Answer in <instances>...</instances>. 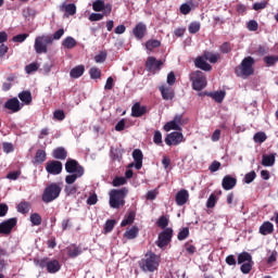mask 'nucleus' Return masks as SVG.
I'll list each match as a JSON object with an SVG mask.
<instances>
[{
  "mask_svg": "<svg viewBox=\"0 0 278 278\" xmlns=\"http://www.w3.org/2000/svg\"><path fill=\"white\" fill-rule=\"evenodd\" d=\"M65 170L68 173V175L65 176V184L67 186H73V184H75L77 179H80V177H84V173H86L84 166L75 159H67Z\"/></svg>",
  "mask_w": 278,
  "mask_h": 278,
  "instance_id": "obj_1",
  "label": "nucleus"
},
{
  "mask_svg": "<svg viewBox=\"0 0 278 278\" xmlns=\"http://www.w3.org/2000/svg\"><path fill=\"white\" fill-rule=\"evenodd\" d=\"M129 194V189L126 187L122 189H112L109 193L110 207L113 210H121V207H125V198Z\"/></svg>",
  "mask_w": 278,
  "mask_h": 278,
  "instance_id": "obj_2",
  "label": "nucleus"
},
{
  "mask_svg": "<svg viewBox=\"0 0 278 278\" xmlns=\"http://www.w3.org/2000/svg\"><path fill=\"white\" fill-rule=\"evenodd\" d=\"M139 266L144 273H155L160 268V255L152 251L147 252Z\"/></svg>",
  "mask_w": 278,
  "mask_h": 278,
  "instance_id": "obj_3",
  "label": "nucleus"
},
{
  "mask_svg": "<svg viewBox=\"0 0 278 278\" xmlns=\"http://www.w3.org/2000/svg\"><path fill=\"white\" fill-rule=\"evenodd\" d=\"M35 265L39 266V268L47 270L50 275H55V273H60L62 269V264H60V261L55 258H49V257H43L39 260H35Z\"/></svg>",
  "mask_w": 278,
  "mask_h": 278,
  "instance_id": "obj_4",
  "label": "nucleus"
},
{
  "mask_svg": "<svg viewBox=\"0 0 278 278\" xmlns=\"http://www.w3.org/2000/svg\"><path fill=\"white\" fill-rule=\"evenodd\" d=\"M253 64H255V59H253V56L244 58L240 65L235 68L237 77H251V75L255 73Z\"/></svg>",
  "mask_w": 278,
  "mask_h": 278,
  "instance_id": "obj_5",
  "label": "nucleus"
},
{
  "mask_svg": "<svg viewBox=\"0 0 278 278\" xmlns=\"http://www.w3.org/2000/svg\"><path fill=\"white\" fill-rule=\"evenodd\" d=\"M61 193L62 187L60 186V184L51 182L45 188L41 195V201H43V203H53V201H55V199H58Z\"/></svg>",
  "mask_w": 278,
  "mask_h": 278,
  "instance_id": "obj_6",
  "label": "nucleus"
},
{
  "mask_svg": "<svg viewBox=\"0 0 278 278\" xmlns=\"http://www.w3.org/2000/svg\"><path fill=\"white\" fill-rule=\"evenodd\" d=\"M189 77L193 90H197L198 92H201V90L207 86V78L205 77V73L201 71L192 72Z\"/></svg>",
  "mask_w": 278,
  "mask_h": 278,
  "instance_id": "obj_7",
  "label": "nucleus"
},
{
  "mask_svg": "<svg viewBox=\"0 0 278 278\" xmlns=\"http://www.w3.org/2000/svg\"><path fill=\"white\" fill-rule=\"evenodd\" d=\"M53 43V39L50 36H38L35 39L34 49L38 55L41 53H49V45Z\"/></svg>",
  "mask_w": 278,
  "mask_h": 278,
  "instance_id": "obj_8",
  "label": "nucleus"
},
{
  "mask_svg": "<svg viewBox=\"0 0 278 278\" xmlns=\"http://www.w3.org/2000/svg\"><path fill=\"white\" fill-rule=\"evenodd\" d=\"M173 240V228H165L157 237L155 241L159 249H166Z\"/></svg>",
  "mask_w": 278,
  "mask_h": 278,
  "instance_id": "obj_9",
  "label": "nucleus"
},
{
  "mask_svg": "<svg viewBox=\"0 0 278 278\" xmlns=\"http://www.w3.org/2000/svg\"><path fill=\"white\" fill-rule=\"evenodd\" d=\"M164 62L165 60L163 61L155 59V56H148L144 65L146 71H148V73H152L153 75H155V73H160V71H162Z\"/></svg>",
  "mask_w": 278,
  "mask_h": 278,
  "instance_id": "obj_10",
  "label": "nucleus"
},
{
  "mask_svg": "<svg viewBox=\"0 0 278 278\" xmlns=\"http://www.w3.org/2000/svg\"><path fill=\"white\" fill-rule=\"evenodd\" d=\"M17 223L18 218L16 217L9 218L0 223V233H2L3 236H10V233H12V229L16 227Z\"/></svg>",
  "mask_w": 278,
  "mask_h": 278,
  "instance_id": "obj_11",
  "label": "nucleus"
},
{
  "mask_svg": "<svg viewBox=\"0 0 278 278\" xmlns=\"http://www.w3.org/2000/svg\"><path fill=\"white\" fill-rule=\"evenodd\" d=\"M181 142H184V134L179 131L170 132L165 138L167 147H173V144L174 147H177V144H181Z\"/></svg>",
  "mask_w": 278,
  "mask_h": 278,
  "instance_id": "obj_12",
  "label": "nucleus"
},
{
  "mask_svg": "<svg viewBox=\"0 0 278 278\" xmlns=\"http://www.w3.org/2000/svg\"><path fill=\"white\" fill-rule=\"evenodd\" d=\"M62 162L60 161H48L46 163V170L49 175H60L62 173Z\"/></svg>",
  "mask_w": 278,
  "mask_h": 278,
  "instance_id": "obj_13",
  "label": "nucleus"
},
{
  "mask_svg": "<svg viewBox=\"0 0 278 278\" xmlns=\"http://www.w3.org/2000/svg\"><path fill=\"white\" fill-rule=\"evenodd\" d=\"M226 92L220 90V91H215V92H200V97H210L215 101L216 103H223L225 101Z\"/></svg>",
  "mask_w": 278,
  "mask_h": 278,
  "instance_id": "obj_14",
  "label": "nucleus"
},
{
  "mask_svg": "<svg viewBox=\"0 0 278 278\" xmlns=\"http://www.w3.org/2000/svg\"><path fill=\"white\" fill-rule=\"evenodd\" d=\"M132 34H134L135 38H137V40H142V38H144V36H147V25L142 22L138 23L134 27Z\"/></svg>",
  "mask_w": 278,
  "mask_h": 278,
  "instance_id": "obj_15",
  "label": "nucleus"
},
{
  "mask_svg": "<svg viewBox=\"0 0 278 278\" xmlns=\"http://www.w3.org/2000/svg\"><path fill=\"white\" fill-rule=\"evenodd\" d=\"M147 112H149V110L146 105H140V102L135 103L131 108V116L134 118H140V116H144Z\"/></svg>",
  "mask_w": 278,
  "mask_h": 278,
  "instance_id": "obj_16",
  "label": "nucleus"
},
{
  "mask_svg": "<svg viewBox=\"0 0 278 278\" xmlns=\"http://www.w3.org/2000/svg\"><path fill=\"white\" fill-rule=\"evenodd\" d=\"M238 179L231 175H226L222 180V187L225 190H233V187L237 186Z\"/></svg>",
  "mask_w": 278,
  "mask_h": 278,
  "instance_id": "obj_17",
  "label": "nucleus"
},
{
  "mask_svg": "<svg viewBox=\"0 0 278 278\" xmlns=\"http://www.w3.org/2000/svg\"><path fill=\"white\" fill-rule=\"evenodd\" d=\"M189 199H190V193L188 192V190L182 189L176 193L175 201L177 205L181 206V205H186Z\"/></svg>",
  "mask_w": 278,
  "mask_h": 278,
  "instance_id": "obj_18",
  "label": "nucleus"
},
{
  "mask_svg": "<svg viewBox=\"0 0 278 278\" xmlns=\"http://www.w3.org/2000/svg\"><path fill=\"white\" fill-rule=\"evenodd\" d=\"M132 160L135 161V168L140 170L142 168V160H144V154H142V150L135 149L132 151Z\"/></svg>",
  "mask_w": 278,
  "mask_h": 278,
  "instance_id": "obj_19",
  "label": "nucleus"
},
{
  "mask_svg": "<svg viewBox=\"0 0 278 278\" xmlns=\"http://www.w3.org/2000/svg\"><path fill=\"white\" fill-rule=\"evenodd\" d=\"M92 8L94 12H103V10H105L108 12V14H110V12H112V4H106L103 0H96L92 3Z\"/></svg>",
  "mask_w": 278,
  "mask_h": 278,
  "instance_id": "obj_20",
  "label": "nucleus"
},
{
  "mask_svg": "<svg viewBox=\"0 0 278 278\" xmlns=\"http://www.w3.org/2000/svg\"><path fill=\"white\" fill-rule=\"evenodd\" d=\"M274 231L275 225L270 222H264L258 228V233H261V236H270Z\"/></svg>",
  "mask_w": 278,
  "mask_h": 278,
  "instance_id": "obj_21",
  "label": "nucleus"
},
{
  "mask_svg": "<svg viewBox=\"0 0 278 278\" xmlns=\"http://www.w3.org/2000/svg\"><path fill=\"white\" fill-rule=\"evenodd\" d=\"M159 90L164 101H173L175 99V90L170 87L161 86Z\"/></svg>",
  "mask_w": 278,
  "mask_h": 278,
  "instance_id": "obj_22",
  "label": "nucleus"
},
{
  "mask_svg": "<svg viewBox=\"0 0 278 278\" xmlns=\"http://www.w3.org/2000/svg\"><path fill=\"white\" fill-rule=\"evenodd\" d=\"M4 108L11 112H21V102L18 98H12L5 102Z\"/></svg>",
  "mask_w": 278,
  "mask_h": 278,
  "instance_id": "obj_23",
  "label": "nucleus"
},
{
  "mask_svg": "<svg viewBox=\"0 0 278 278\" xmlns=\"http://www.w3.org/2000/svg\"><path fill=\"white\" fill-rule=\"evenodd\" d=\"M194 66L195 68H200L201 71H205V72L212 71V66L210 65V63H207V61H205V58L203 56L195 59Z\"/></svg>",
  "mask_w": 278,
  "mask_h": 278,
  "instance_id": "obj_24",
  "label": "nucleus"
},
{
  "mask_svg": "<svg viewBox=\"0 0 278 278\" xmlns=\"http://www.w3.org/2000/svg\"><path fill=\"white\" fill-rule=\"evenodd\" d=\"M54 160H66L68 157V151L64 147H59L52 151Z\"/></svg>",
  "mask_w": 278,
  "mask_h": 278,
  "instance_id": "obj_25",
  "label": "nucleus"
},
{
  "mask_svg": "<svg viewBox=\"0 0 278 278\" xmlns=\"http://www.w3.org/2000/svg\"><path fill=\"white\" fill-rule=\"evenodd\" d=\"M84 73H86V67L84 65H77L71 70L70 77H72V79H79Z\"/></svg>",
  "mask_w": 278,
  "mask_h": 278,
  "instance_id": "obj_26",
  "label": "nucleus"
},
{
  "mask_svg": "<svg viewBox=\"0 0 278 278\" xmlns=\"http://www.w3.org/2000/svg\"><path fill=\"white\" fill-rule=\"evenodd\" d=\"M18 99L22 101V103H25V105H31V91L29 90H24L18 93Z\"/></svg>",
  "mask_w": 278,
  "mask_h": 278,
  "instance_id": "obj_27",
  "label": "nucleus"
},
{
  "mask_svg": "<svg viewBox=\"0 0 278 278\" xmlns=\"http://www.w3.org/2000/svg\"><path fill=\"white\" fill-rule=\"evenodd\" d=\"M203 58H204V60H206L211 64H216V62H218V60H220V53H214V52L205 51L203 53Z\"/></svg>",
  "mask_w": 278,
  "mask_h": 278,
  "instance_id": "obj_28",
  "label": "nucleus"
},
{
  "mask_svg": "<svg viewBox=\"0 0 278 278\" xmlns=\"http://www.w3.org/2000/svg\"><path fill=\"white\" fill-rule=\"evenodd\" d=\"M61 12H65L68 16H75V14H77V7L75 3L63 4L61 7Z\"/></svg>",
  "mask_w": 278,
  "mask_h": 278,
  "instance_id": "obj_29",
  "label": "nucleus"
},
{
  "mask_svg": "<svg viewBox=\"0 0 278 278\" xmlns=\"http://www.w3.org/2000/svg\"><path fill=\"white\" fill-rule=\"evenodd\" d=\"M277 153H273V154H263L262 157V166H275V157H276Z\"/></svg>",
  "mask_w": 278,
  "mask_h": 278,
  "instance_id": "obj_30",
  "label": "nucleus"
},
{
  "mask_svg": "<svg viewBox=\"0 0 278 278\" xmlns=\"http://www.w3.org/2000/svg\"><path fill=\"white\" fill-rule=\"evenodd\" d=\"M136 220V213L130 211L125 218L121 223V227H127V225H131Z\"/></svg>",
  "mask_w": 278,
  "mask_h": 278,
  "instance_id": "obj_31",
  "label": "nucleus"
},
{
  "mask_svg": "<svg viewBox=\"0 0 278 278\" xmlns=\"http://www.w3.org/2000/svg\"><path fill=\"white\" fill-rule=\"evenodd\" d=\"M67 255L68 257H72V258H75L81 255V248L76 245H71L70 248H67Z\"/></svg>",
  "mask_w": 278,
  "mask_h": 278,
  "instance_id": "obj_32",
  "label": "nucleus"
},
{
  "mask_svg": "<svg viewBox=\"0 0 278 278\" xmlns=\"http://www.w3.org/2000/svg\"><path fill=\"white\" fill-rule=\"evenodd\" d=\"M238 264H244L245 262H253V256H251V253L249 252H242L238 255L237 260Z\"/></svg>",
  "mask_w": 278,
  "mask_h": 278,
  "instance_id": "obj_33",
  "label": "nucleus"
},
{
  "mask_svg": "<svg viewBox=\"0 0 278 278\" xmlns=\"http://www.w3.org/2000/svg\"><path fill=\"white\" fill-rule=\"evenodd\" d=\"M138 227L137 226H132L129 230H127L124 233V238H127V240H135V238H138Z\"/></svg>",
  "mask_w": 278,
  "mask_h": 278,
  "instance_id": "obj_34",
  "label": "nucleus"
},
{
  "mask_svg": "<svg viewBox=\"0 0 278 278\" xmlns=\"http://www.w3.org/2000/svg\"><path fill=\"white\" fill-rule=\"evenodd\" d=\"M162 47V42L157 39H150L146 42V49L148 51H153V49H157Z\"/></svg>",
  "mask_w": 278,
  "mask_h": 278,
  "instance_id": "obj_35",
  "label": "nucleus"
},
{
  "mask_svg": "<svg viewBox=\"0 0 278 278\" xmlns=\"http://www.w3.org/2000/svg\"><path fill=\"white\" fill-rule=\"evenodd\" d=\"M31 210V204L29 202H21L17 205V212H20V214H29V211Z\"/></svg>",
  "mask_w": 278,
  "mask_h": 278,
  "instance_id": "obj_36",
  "label": "nucleus"
},
{
  "mask_svg": "<svg viewBox=\"0 0 278 278\" xmlns=\"http://www.w3.org/2000/svg\"><path fill=\"white\" fill-rule=\"evenodd\" d=\"M47 161V152L45 150H37L35 155V162L37 164H43Z\"/></svg>",
  "mask_w": 278,
  "mask_h": 278,
  "instance_id": "obj_37",
  "label": "nucleus"
},
{
  "mask_svg": "<svg viewBox=\"0 0 278 278\" xmlns=\"http://www.w3.org/2000/svg\"><path fill=\"white\" fill-rule=\"evenodd\" d=\"M62 45L65 49H75V47H77V41L73 37H66Z\"/></svg>",
  "mask_w": 278,
  "mask_h": 278,
  "instance_id": "obj_38",
  "label": "nucleus"
},
{
  "mask_svg": "<svg viewBox=\"0 0 278 278\" xmlns=\"http://www.w3.org/2000/svg\"><path fill=\"white\" fill-rule=\"evenodd\" d=\"M30 223L35 227H40L42 225V216L38 213L30 214Z\"/></svg>",
  "mask_w": 278,
  "mask_h": 278,
  "instance_id": "obj_39",
  "label": "nucleus"
},
{
  "mask_svg": "<svg viewBox=\"0 0 278 278\" xmlns=\"http://www.w3.org/2000/svg\"><path fill=\"white\" fill-rule=\"evenodd\" d=\"M123 153L124 151L121 149L111 148V157L114 161L121 162L123 160Z\"/></svg>",
  "mask_w": 278,
  "mask_h": 278,
  "instance_id": "obj_40",
  "label": "nucleus"
},
{
  "mask_svg": "<svg viewBox=\"0 0 278 278\" xmlns=\"http://www.w3.org/2000/svg\"><path fill=\"white\" fill-rule=\"evenodd\" d=\"M173 129H175L176 131H181V127L179 126V124L175 123L174 119L170 121V122H167L164 125V130L165 131H170Z\"/></svg>",
  "mask_w": 278,
  "mask_h": 278,
  "instance_id": "obj_41",
  "label": "nucleus"
},
{
  "mask_svg": "<svg viewBox=\"0 0 278 278\" xmlns=\"http://www.w3.org/2000/svg\"><path fill=\"white\" fill-rule=\"evenodd\" d=\"M116 225L115 219H109L104 224L103 233H111V231L114 230V227Z\"/></svg>",
  "mask_w": 278,
  "mask_h": 278,
  "instance_id": "obj_42",
  "label": "nucleus"
},
{
  "mask_svg": "<svg viewBox=\"0 0 278 278\" xmlns=\"http://www.w3.org/2000/svg\"><path fill=\"white\" fill-rule=\"evenodd\" d=\"M266 66H275L278 62V55H267L263 59Z\"/></svg>",
  "mask_w": 278,
  "mask_h": 278,
  "instance_id": "obj_43",
  "label": "nucleus"
},
{
  "mask_svg": "<svg viewBox=\"0 0 278 278\" xmlns=\"http://www.w3.org/2000/svg\"><path fill=\"white\" fill-rule=\"evenodd\" d=\"M217 201H218V199L216 198V194L212 193V194L208 197L207 201H206V207H207L208 210H212V208L216 207Z\"/></svg>",
  "mask_w": 278,
  "mask_h": 278,
  "instance_id": "obj_44",
  "label": "nucleus"
},
{
  "mask_svg": "<svg viewBox=\"0 0 278 278\" xmlns=\"http://www.w3.org/2000/svg\"><path fill=\"white\" fill-rule=\"evenodd\" d=\"M157 227L161 229H166L168 227V217L166 215H162L157 222H156Z\"/></svg>",
  "mask_w": 278,
  "mask_h": 278,
  "instance_id": "obj_45",
  "label": "nucleus"
},
{
  "mask_svg": "<svg viewBox=\"0 0 278 278\" xmlns=\"http://www.w3.org/2000/svg\"><path fill=\"white\" fill-rule=\"evenodd\" d=\"M188 29H189V34H198V31H201V23L191 22Z\"/></svg>",
  "mask_w": 278,
  "mask_h": 278,
  "instance_id": "obj_46",
  "label": "nucleus"
},
{
  "mask_svg": "<svg viewBox=\"0 0 278 278\" xmlns=\"http://www.w3.org/2000/svg\"><path fill=\"white\" fill-rule=\"evenodd\" d=\"M240 270L243 275H249L253 270V262L242 263Z\"/></svg>",
  "mask_w": 278,
  "mask_h": 278,
  "instance_id": "obj_47",
  "label": "nucleus"
},
{
  "mask_svg": "<svg viewBox=\"0 0 278 278\" xmlns=\"http://www.w3.org/2000/svg\"><path fill=\"white\" fill-rule=\"evenodd\" d=\"M105 60H108V52H105V51H101L99 54H97L94 56V62L97 64H103V62H105Z\"/></svg>",
  "mask_w": 278,
  "mask_h": 278,
  "instance_id": "obj_48",
  "label": "nucleus"
},
{
  "mask_svg": "<svg viewBox=\"0 0 278 278\" xmlns=\"http://www.w3.org/2000/svg\"><path fill=\"white\" fill-rule=\"evenodd\" d=\"M190 236V228L185 227L182 229H180V231L178 232L177 239L178 240H186V238H188Z\"/></svg>",
  "mask_w": 278,
  "mask_h": 278,
  "instance_id": "obj_49",
  "label": "nucleus"
},
{
  "mask_svg": "<svg viewBox=\"0 0 278 278\" xmlns=\"http://www.w3.org/2000/svg\"><path fill=\"white\" fill-rule=\"evenodd\" d=\"M77 185H67L65 186L64 192L67 194V197H71V194H77Z\"/></svg>",
  "mask_w": 278,
  "mask_h": 278,
  "instance_id": "obj_50",
  "label": "nucleus"
},
{
  "mask_svg": "<svg viewBox=\"0 0 278 278\" xmlns=\"http://www.w3.org/2000/svg\"><path fill=\"white\" fill-rule=\"evenodd\" d=\"M255 177H257V174H255V170H252L245 174L243 181L244 184H253V181H255Z\"/></svg>",
  "mask_w": 278,
  "mask_h": 278,
  "instance_id": "obj_51",
  "label": "nucleus"
},
{
  "mask_svg": "<svg viewBox=\"0 0 278 278\" xmlns=\"http://www.w3.org/2000/svg\"><path fill=\"white\" fill-rule=\"evenodd\" d=\"M185 251L189 254V255H194V253H197V247H194L192 244V241H188L185 243Z\"/></svg>",
  "mask_w": 278,
  "mask_h": 278,
  "instance_id": "obj_52",
  "label": "nucleus"
},
{
  "mask_svg": "<svg viewBox=\"0 0 278 278\" xmlns=\"http://www.w3.org/2000/svg\"><path fill=\"white\" fill-rule=\"evenodd\" d=\"M89 74L91 79H101V70L98 67H91Z\"/></svg>",
  "mask_w": 278,
  "mask_h": 278,
  "instance_id": "obj_53",
  "label": "nucleus"
},
{
  "mask_svg": "<svg viewBox=\"0 0 278 278\" xmlns=\"http://www.w3.org/2000/svg\"><path fill=\"white\" fill-rule=\"evenodd\" d=\"M38 68H39L38 63H30L25 66V72L27 73V75H31V73H36Z\"/></svg>",
  "mask_w": 278,
  "mask_h": 278,
  "instance_id": "obj_54",
  "label": "nucleus"
},
{
  "mask_svg": "<svg viewBox=\"0 0 278 278\" xmlns=\"http://www.w3.org/2000/svg\"><path fill=\"white\" fill-rule=\"evenodd\" d=\"M268 5V1L264 0L262 2H255L253 4V10H255V12H260V10H266V7Z\"/></svg>",
  "mask_w": 278,
  "mask_h": 278,
  "instance_id": "obj_55",
  "label": "nucleus"
},
{
  "mask_svg": "<svg viewBox=\"0 0 278 278\" xmlns=\"http://www.w3.org/2000/svg\"><path fill=\"white\" fill-rule=\"evenodd\" d=\"M266 132H256L254 135V142H260V144H262V142H266Z\"/></svg>",
  "mask_w": 278,
  "mask_h": 278,
  "instance_id": "obj_56",
  "label": "nucleus"
},
{
  "mask_svg": "<svg viewBox=\"0 0 278 278\" xmlns=\"http://www.w3.org/2000/svg\"><path fill=\"white\" fill-rule=\"evenodd\" d=\"M29 38V34H20L12 38V42H25Z\"/></svg>",
  "mask_w": 278,
  "mask_h": 278,
  "instance_id": "obj_57",
  "label": "nucleus"
},
{
  "mask_svg": "<svg viewBox=\"0 0 278 278\" xmlns=\"http://www.w3.org/2000/svg\"><path fill=\"white\" fill-rule=\"evenodd\" d=\"M248 29L249 31H257V29H260V24H257V21L251 20L248 22Z\"/></svg>",
  "mask_w": 278,
  "mask_h": 278,
  "instance_id": "obj_58",
  "label": "nucleus"
},
{
  "mask_svg": "<svg viewBox=\"0 0 278 278\" xmlns=\"http://www.w3.org/2000/svg\"><path fill=\"white\" fill-rule=\"evenodd\" d=\"M125 184H127V179H125V177H115L113 179L114 188H118V186H125Z\"/></svg>",
  "mask_w": 278,
  "mask_h": 278,
  "instance_id": "obj_59",
  "label": "nucleus"
},
{
  "mask_svg": "<svg viewBox=\"0 0 278 278\" xmlns=\"http://www.w3.org/2000/svg\"><path fill=\"white\" fill-rule=\"evenodd\" d=\"M220 53H231V43L228 41H225L220 47H219Z\"/></svg>",
  "mask_w": 278,
  "mask_h": 278,
  "instance_id": "obj_60",
  "label": "nucleus"
},
{
  "mask_svg": "<svg viewBox=\"0 0 278 278\" xmlns=\"http://www.w3.org/2000/svg\"><path fill=\"white\" fill-rule=\"evenodd\" d=\"M153 142H154V144H157V147H160V144H162V131H160V130L154 131Z\"/></svg>",
  "mask_w": 278,
  "mask_h": 278,
  "instance_id": "obj_61",
  "label": "nucleus"
},
{
  "mask_svg": "<svg viewBox=\"0 0 278 278\" xmlns=\"http://www.w3.org/2000/svg\"><path fill=\"white\" fill-rule=\"evenodd\" d=\"M190 12H192V8L188 3H182L180 5V14H184L185 16L188 15Z\"/></svg>",
  "mask_w": 278,
  "mask_h": 278,
  "instance_id": "obj_62",
  "label": "nucleus"
},
{
  "mask_svg": "<svg viewBox=\"0 0 278 278\" xmlns=\"http://www.w3.org/2000/svg\"><path fill=\"white\" fill-rule=\"evenodd\" d=\"M2 149L5 153H13L14 151V144L10 143V142H3L2 143Z\"/></svg>",
  "mask_w": 278,
  "mask_h": 278,
  "instance_id": "obj_63",
  "label": "nucleus"
},
{
  "mask_svg": "<svg viewBox=\"0 0 278 278\" xmlns=\"http://www.w3.org/2000/svg\"><path fill=\"white\" fill-rule=\"evenodd\" d=\"M53 116L56 121H64V118H66V115L64 114V111H62V110L54 111Z\"/></svg>",
  "mask_w": 278,
  "mask_h": 278,
  "instance_id": "obj_64",
  "label": "nucleus"
}]
</instances>
